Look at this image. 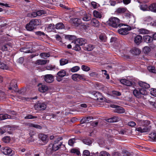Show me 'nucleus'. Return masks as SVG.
I'll list each match as a JSON object with an SVG mask.
<instances>
[{"mask_svg":"<svg viewBox=\"0 0 156 156\" xmlns=\"http://www.w3.org/2000/svg\"><path fill=\"white\" fill-rule=\"evenodd\" d=\"M49 62V60H44L43 59H39L36 61L35 64L39 65H43L48 63Z\"/></svg>","mask_w":156,"mask_h":156,"instance_id":"obj_20","label":"nucleus"},{"mask_svg":"<svg viewBox=\"0 0 156 156\" xmlns=\"http://www.w3.org/2000/svg\"><path fill=\"white\" fill-rule=\"evenodd\" d=\"M20 50L21 51L26 53H31L33 52L32 51L29 50L28 48H21Z\"/></svg>","mask_w":156,"mask_h":156,"instance_id":"obj_38","label":"nucleus"},{"mask_svg":"<svg viewBox=\"0 0 156 156\" xmlns=\"http://www.w3.org/2000/svg\"><path fill=\"white\" fill-rule=\"evenodd\" d=\"M139 85L142 88L148 89L150 88V85L149 84L142 81H140L139 82Z\"/></svg>","mask_w":156,"mask_h":156,"instance_id":"obj_15","label":"nucleus"},{"mask_svg":"<svg viewBox=\"0 0 156 156\" xmlns=\"http://www.w3.org/2000/svg\"><path fill=\"white\" fill-rule=\"evenodd\" d=\"M75 41V43L78 44L80 45H84L86 44L87 41L83 38H80L77 39Z\"/></svg>","mask_w":156,"mask_h":156,"instance_id":"obj_11","label":"nucleus"},{"mask_svg":"<svg viewBox=\"0 0 156 156\" xmlns=\"http://www.w3.org/2000/svg\"><path fill=\"white\" fill-rule=\"evenodd\" d=\"M93 13L94 16L96 18H101L102 17L101 13L96 10H94Z\"/></svg>","mask_w":156,"mask_h":156,"instance_id":"obj_28","label":"nucleus"},{"mask_svg":"<svg viewBox=\"0 0 156 156\" xmlns=\"http://www.w3.org/2000/svg\"><path fill=\"white\" fill-rule=\"evenodd\" d=\"M46 13L45 11L43 10H39L37 12V16H41Z\"/></svg>","mask_w":156,"mask_h":156,"instance_id":"obj_54","label":"nucleus"},{"mask_svg":"<svg viewBox=\"0 0 156 156\" xmlns=\"http://www.w3.org/2000/svg\"><path fill=\"white\" fill-rule=\"evenodd\" d=\"M111 107L113 108H115V112L119 113H124L125 112V110L123 109V108L114 105H111Z\"/></svg>","mask_w":156,"mask_h":156,"instance_id":"obj_6","label":"nucleus"},{"mask_svg":"<svg viewBox=\"0 0 156 156\" xmlns=\"http://www.w3.org/2000/svg\"><path fill=\"white\" fill-rule=\"evenodd\" d=\"M44 78L46 82L48 83L52 82L54 80V76L51 74H47L44 76Z\"/></svg>","mask_w":156,"mask_h":156,"instance_id":"obj_7","label":"nucleus"},{"mask_svg":"<svg viewBox=\"0 0 156 156\" xmlns=\"http://www.w3.org/2000/svg\"><path fill=\"white\" fill-rule=\"evenodd\" d=\"M72 79L74 81H77L78 80V74H74L71 76Z\"/></svg>","mask_w":156,"mask_h":156,"instance_id":"obj_57","label":"nucleus"},{"mask_svg":"<svg viewBox=\"0 0 156 156\" xmlns=\"http://www.w3.org/2000/svg\"><path fill=\"white\" fill-rule=\"evenodd\" d=\"M126 9L125 8H119L117 9L116 12L119 13H124L126 12Z\"/></svg>","mask_w":156,"mask_h":156,"instance_id":"obj_34","label":"nucleus"},{"mask_svg":"<svg viewBox=\"0 0 156 156\" xmlns=\"http://www.w3.org/2000/svg\"><path fill=\"white\" fill-rule=\"evenodd\" d=\"M34 139L33 138V137L31 135L27 139V141H28L29 143L34 142Z\"/></svg>","mask_w":156,"mask_h":156,"instance_id":"obj_62","label":"nucleus"},{"mask_svg":"<svg viewBox=\"0 0 156 156\" xmlns=\"http://www.w3.org/2000/svg\"><path fill=\"white\" fill-rule=\"evenodd\" d=\"M0 68L2 69H8V67L4 63L0 62Z\"/></svg>","mask_w":156,"mask_h":156,"instance_id":"obj_43","label":"nucleus"},{"mask_svg":"<svg viewBox=\"0 0 156 156\" xmlns=\"http://www.w3.org/2000/svg\"><path fill=\"white\" fill-rule=\"evenodd\" d=\"M1 151L4 154L10 156H12L14 154V152L11 149L8 147L2 148Z\"/></svg>","mask_w":156,"mask_h":156,"instance_id":"obj_5","label":"nucleus"},{"mask_svg":"<svg viewBox=\"0 0 156 156\" xmlns=\"http://www.w3.org/2000/svg\"><path fill=\"white\" fill-rule=\"evenodd\" d=\"M90 154L89 151L88 150H85L83 152V155L85 156H89Z\"/></svg>","mask_w":156,"mask_h":156,"instance_id":"obj_63","label":"nucleus"},{"mask_svg":"<svg viewBox=\"0 0 156 156\" xmlns=\"http://www.w3.org/2000/svg\"><path fill=\"white\" fill-rule=\"evenodd\" d=\"M30 24V22L27 24L26 26V29L27 30L29 31L33 30L34 29H35V27L33 25H31Z\"/></svg>","mask_w":156,"mask_h":156,"instance_id":"obj_27","label":"nucleus"},{"mask_svg":"<svg viewBox=\"0 0 156 156\" xmlns=\"http://www.w3.org/2000/svg\"><path fill=\"white\" fill-rule=\"evenodd\" d=\"M38 90L39 91L41 92H45L48 90V87L44 85H41L38 88Z\"/></svg>","mask_w":156,"mask_h":156,"instance_id":"obj_21","label":"nucleus"},{"mask_svg":"<svg viewBox=\"0 0 156 156\" xmlns=\"http://www.w3.org/2000/svg\"><path fill=\"white\" fill-rule=\"evenodd\" d=\"M139 32L140 34H147L149 32L147 30L144 29H140Z\"/></svg>","mask_w":156,"mask_h":156,"instance_id":"obj_50","label":"nucleus"},{"mask_svg":"<svg viewBox=\"0 0 156 156\" xmlns=\"http://www.w3.org/2000/svg\"><path fill=\"white\" fill-rule=\"evenodd\" d=\"M143 39L144 42L150 43L153 41V38L150 36L145 35L143 37Z\"/></svg>","mask_w":156,"mask_h":156,"instance_id":"obj_19","label":"nucleus"},{"mask_svg":"<svg viewBox=\"0 0 156 156\" xmlns=\"http://www.w3.org/2000/svg\"><path fill=\"white\" fill-rule=\"evenodd\" d=\"M149 137L154 141H156V132L154 131L149 134Z\"/></svg>","mask_w":156,"mask_h":156,"instance_id":"obj_31","label":"nucleus"},{"mask_svg":"<svg viewBox=\"0 0 156 156\" xmlns=\"http://www.w3.org/2000/svg\"><path fill=\"white\" fill-rule=\"evenodd\" d=\"M27 16H28L30 17H35L37 16V12H34L32 13H30L27 14Z\"/></svg>","mask_w":156,"mask_h":156,"instance_id":"obj_49","label":"nucleus"},{"mask_svg":"<svg viewBox=\"0 0 156 156\" xmlns=\"http://www.w3.org/2000/svg\"><path fill=\"white\" fill-rule=\"evenodd\" d=\"M71 153L76 154L77 155H79L80 152L79 150L76 148H73L71 149L70 151Z\"/></svg>","mask_w":156,"mask_h":156,"instance_id":"obj_39","label":"nucleus"},{"mask_svg":"<svg viewBox=\"0 0 156 156\" xmlns=\"http://www.w3.org/2000/svg\"><path fill=\"white\" fill-rule=\"evenodd\" d=\"M100 156H110L109 154L105 151H102L99 154Z\"/></svg>","mask_w":156,"mask_h":156,"instance_id":"obj_45","label":"nucleus"},{"mask_svg":"<svg viewBox=\"0 0 156 156\" xmlns=\"http://www.w3.org/2000/svg\"><path fill=\"white\" fill-rule=\"evenodd\" d=\"M120 82L122 84L127 86H130L132 84V83L131 81L125 79L121 80Z\"/></svg>","mask_w":156,"mask_h":156,"instance_id":"obj_16","label":"nucleus"},{"mask_svg":"<svg viewBox=\"0 0 156 156\" xmlns=\"http://www.w3.org/2000/svg\"><path fill=\"white\" fill-rule=\"evenodd\" d=\"M54 152L53 149L52 144H50L46 150V153L47 154L49 155L52 154Z\"/></svg>","mask_w":156,"mask_h":156,"instance_id":"obj_14","label":"nucleus"},{"mask_svg":"<svg viewBox=\"0 0 156 156\" xmlns=\"http://www.w3.org/2000/svg\"><path fill=\"white\" fill-rule=\"evenodd\" d=\"M80 69L78 66H75L71 69L70 70L72 72H75L78 71Z\"/></svg>","mask_w":156,"mask_h":156,"instance_id":"obj_53","label":"nucleus"},{"mask_svg":"<svg viewBox=\"0 0 156 156\" xmlns=\"http://www.w3.org/2000/svg\"><path fill=\"white\" fill-rule=\"evenodd\" d=\"M10 137L8 136H5L3 137L2 139V141L5 143H8L10 141Z\"/></svg>","mask_w":156,"mask_h":156,"instance_id":"obj_48","label":"nucleus"},{"mask_svg":"<svg viewBox=\"0 0 156 156\" xmlns=\"http://www.w3.org/2000/svg\"><path fill=\"white\" fill-rule=\"evenodd\" d=\"M74 44H75V46L73 47V49L76 51H79L81 50V48L80 47V45L78 44L75 43V41H74Z\"/></svg>","mask_w":156,"mask_h":156,"instance_id":"obj_42","label":"nucleus"},{"mask_svg":"<svg viewBox=\"0 0 156 156\" xmlns=\"http://www.w3.org/2000/svg\"><path fill=\"white\" fill-rule=\"evenodd\" d=\"M66 75V72L64 70H61L59 71L57 73V76L56 77L57 80L58 81H60L62 80L61 78L65 76Z\"/></svg>","mask_w":156,"mask_h":156,"instance_id":"obj_9","label":"nucleus"},{"mask_svg":"<svg viewBox=\"0 0 156 156\" xmlns=\"http://www.w3.org/2000/svg\"><path fill=\"white\" fill-rule=\"evenodd\" d=\"M38 137L43 142L45 143H46L48 142L47 140V136L44 134L41 133L38 135Z\"/></svg>","mask_w":156,"mask_h":156,"instance_id":"obj_18","label":"nucleus"},{"mask_svg":"<svg viewBox=\"0 0 156 156\" xmlns=\"http://www.w3.org/2000/svg\"><path fill=\"white\" fill-rule=\"evenodd\" d=\"M120 20L117 17H112L107 22L108 24L114 28H117L121 27L124 25L123 23H120Z\"/></svg>","mask_w":156,"mask_h":156,"instance_id":"obj_2","label":"nucleus"},{"mask_svg":"<svg viewBox=\"0 0 156 156\" xmlns=\"http://www.w3.org/2000/svg\"><path fill=\"white\" fill-rule=\"evenodd\" d=\"M149 9L151 11L156 12V3H153L148 7Z\"/></svg>","mask_w":156,"mask_h":156,"instance_id":"obj_30","label":"nucleus"},{"mask_svg":"<svg viewBox=\"0 0 156 156\" xmlns=\"http://www.w3.org/2000/svg\"><path fill=\"white\" fill-rule=\"evenodd\" d=\"M55 28V27L54 24H50L48 25V27H47V29L48 31H53Z\"/></svg>","mask_w":156,"mask_h":156,"instance_id":"obj_40","label":"nucleus"},{"mask_svg":"<svg viewBox=\"0 0 156 156\" xmlns=\"http://www.w3.org/2000/svg\"><path fill=\"white\" fill-rule=\"evenodd\" d=\"M40 55L41 57H48L50 56V54L47 53H42L40 54Z\"/></svg>","mask_w":156,"mask_h":156,"instance_id":"obj_61","label":"nucleus"},{"mask_svg":"<svg viewBox=\"0 0 156 156\" xmlns=\"http://www.w3.org/2000/svg\"><path fill=\"white\" fill-rule=\"evenodd\" d=\"M143 51L144 53H147L151 51V48L149 47L145 46L144 48Z\"/></svg>","mask_w":156,"mask_h":156,"instance_id":"obj_46","label":"nucleus"},{"mask_svg":"<svg viewBox=\"0 0 156 156\" xmlns=\"http://www.w3.org/2000/svg\"><path fill=\"white\" fill-rule=\"evenodd\" d=\"M150 93L153 96L156 97V89L152 88L150 90Z\"/></svg>","mask_w":156,"mask_h":156,"instance_id":"obj_55","label":"nucleus"},{"mask_svg":"<svg viewBox=\"0 0 156 156\" xmlns=\"http://www.w3.org/2000/svg\"><path fill=\"white\" fill-rule=\"evenodd\" d=\"M68 62V61L66 59H62L60 60V64L62 66L64 65Z\"/></svg>","mask_w":156,"mask_h":156,"instance_id":"obj_47","label":"nucleus"},{"mask_svg":"<svg viewBox=\"0 0 156 156\" xmlns=\"http://www.w3.org/2000/svg\"><path fill=\"white\" fill-rule=\"evenodd\" d=\"M106 36L103 34H101L99 36V39L102 42H105L106 40Z\"/></svg>","mask_w":156,"mask_h":156,"instance_id":"obj_52","label":"nucleus"},{"mask_svg":"<svg viewBox=\"0 0 156 156\" xmlns=\"http://www.w3.org/2000/svg\"><path fill=\"white\" fill-rule=\"evenodd\" d=\"M149 102L150 104L152 106L153 108H156V102H153L152 101H149Z\"/></svg>","mask_w":156,"mask_h":156,"instance_id":"obj_64","label":"nucleus"},{"mask_svg":"<svg viewBox=\"0 0 156 156\" xmlns=\"http://www.w3.org/2000/svg\"><path fill=\"white\" fill-rule=\"evenodd\" d=\"M62 144V143H61L60 144H59L58 145H57L56 144H52V146L53 147V150L54 151H55L58 150L60 148V147L61 146Z\"/></svg>","mask_w":156,"mask_h":156,"instance_id":"obj_33","label":"nucleus"},{"mask_svg":"<svg viewBox=\"0 0 156 156\" xmlns=\"http://www.w3.org/2000/svg\"><path fill=\"white\" fill-rule=\"evenodd\" d=\"M82 141L85 144L88 145H90L92 142L90 138L86 137L82 140Z\"/></svg>","mask_w":156,"mask_h":156,"instance_id":"obj_22","label":"nucleus"},{"mask_svg":"<svg viewBox=\"0 0 156 156\" xmlns=\"http://www.w3.org/2000/svg\"><path fill=\"white\" fill-rule=\"evenodd\" d=\"M140 50L136 48H133L132 50V53L133 54L135 55H137L140 54Z\"/></svg>","mask_w":156,"mask_h":156,"instance_id":"obj_26","label":"nucleus"},{"mask_svg":"<svg viewBox=\"0 0 156 156\" xmlns=\"http://www.w3.org/2000/svg\"><path fill=\"white\" fill-rule=\"evenodd\" d=\"M37 118V116H34L32 115H31L30 114H28L25 117V119H33L34 118Z\"/></svg>","mask_w":156,"mask_h":156,"instance_id":"obj_51","label":"nucleus"},{"mask_svg":"<svg viewBox=\"0 0 156 156\" xmlns=\"http://www.w3.org/2000/svg\"><path fill=\"white\" fill-rule=\"evenodd\" d=\"M10 85L14 88L16 87L17 86V81L15 79L12 80L10 83Z\"/></svg>","mask_w":156,"mask_h":156,"instance_id":"obj_41","label":"nucleus"},{"mask_svg":"<svg viewBox=\"0 0 156 156\" xmlns=\"http://www.w3.org/2000/svg\"><path fill=\"white\" fill-rule=\"evenodd\" d=\"M34 108L36 109L44 110L46 108V105L44 103H38L34 105Z\"/></svg>","mask_w":156,"mask_h":156,"instance_id":"obj_10","label":"nucleus"},{"mask_svg":"<svg viewBox=\"0 0 156 156\" xmlns=\"http://www.w3.org/2000/svg\"><path fill=\"white\" fill-rule=\"evenodd\" d=\"M76 139L75 138H72L69 139L68 141V144L70 146H73V144L75 143Z\"/></svg>","mask_w":156,"mask_h":156,"instance_id":"obj_44","label":"nucleus"},{"mask_svg":"<svg viewBox=\"0 0 156 156\" xmlns=\"http://www.w3.org/2000/svg\"><path fill=\"white\" fill-rule=\"evenodd\" d=\"M94 48V46L91 44H89L86 47H84V49L88 51H91Z\"/></svg>","mask_w":156,"mask_h":156,"instance_id":"obj_36","label":"nucleus"},{"mask_svg":"<svg viewBox=\"0 0 156 156\" xmlns=\"http://www.w3.org/2000/svg\"><path fill=\"white\" fill-rule=\"evenodd\" d=\"M83 20L84 21H89L91 20V17L89 15H86L83 18Z\"/></svg>","mask_w":156,"mask_h":156,"instance_id":"obj_58","label":"nucleus"},{"mask_svg":"<svg viewBox=\"0 0 156 156\" xmlns=\"http://www.w3.org/2000/svg\"><path fill=\"white\" fill-rule=\"evenodd\" d=\"M147 69L150 72L153 73H156V70L155 69L154 67L152 66H150L148 67Z\"/></svg>","mask_w":156,"mask_h":156,"instance_id":"obj_37","label":"nucleus"},{"mask_svg":"<svg viewBox=\"0 0 156 156\" xmlns=\"http://www.w3.org/2000/svg\"><path fill=\"white\" fill-rule=\"evenodd\" d=\"M29 126L30 127H34L38 129H41L42 128V127L41 126L33 123L29 124Z\"/></svg>","mask_w":156,"mask_h":156,"instance_id":"obj_35","label":"nucleus"},{"mask_svg":"<svg viewBox=\"0 0 156 156\" xmlns=\"http://www.w3.org/2000/svg\"><path fill=\"white\" fill-rule=\"evenodd\" d=\"M11 118V116L8 114H0V120Z\"/></svg>","mask_w":156,"mask_h":156,"instance_id":"obj_25","label":"nucleus"},{"mask_svg":"<svg viewBox=\"0 0 156 156\" xmlns=\"http://www.w3.org/2000/svg\"><path fill=\"white\" fill-rule=\"evenodd\" d=\"M134 95L138 98H141L143 95L147 94L146 90L143 88H139L137 90L135 89L133 91Z\"/></svg>","mask_w":156,"mask_h":156,"instance_id":"obj_3","label":"nucleus"},{"mask_svg":"<svg viewBox=\"0 0 156 156\" xmlns=\"http://www.w3.org/2000/svg\"><path fill=\"white\" fill-rule=\"evenodd\" d=\"M94 99L98 101H101L103 100V97L101 93L97 92L94 94Z\"/></svg>","mask_w":156,"mask_h":156,"instance_id":"obj_12","label":"nucleus"},{"mask_svg":"<svg viewBox=\"0 0 156 156\" xmlns=\"http://www.w3.org/2000/svg\"><path fill=\"white\" fill-rule=\"evenodd\" d=\"M137 122L140 126L136 128V130L143 133L149 132L151 130V126H148L150 123L149 121L139 120L137 121Z\"/></svg>","mask_w":156,"mask_h":156,"instance_id":"obj_1","label":"nucleus"},{"mask_svg":"<svg viewBox=\"0 0 156 156\" xmlns=\"http://www.w3.org/2000/svg\"><path fill=\"white\" fill-rule=\"evenodd\" d=\"M93 119V117L91 116H89L87 117L83 118L80 121V122L82 123H85L90 121Z\"/></svg>","mask_w":156,"mask_h":156,"instance_id":"obj_24","label":"nucleus"},{"mask_svg":"<svg viewBox=\"0 0 156 156\" xmlns=\"http://www.w3.org/2000/svg\"><path fill=\"white\" fill-rule=\"evenodd\" d=\"M142 37L140 35H137L134 38V42L137 45H139L142 42Z\"/></svg>","mask_w":156,"mask_h":156,"instance_id":"obj_13","label":"nucleus"},{"mask_svg":"<svg viewBox=\"0 0 156 156\" xmlns=\"http://www.w3.org/2000/svg\"><path fill=\"white\" fill-rule=\"evenodd\" d=\"M91 24L95 27H98L99 26V23L96 19H93L91 21Z\"/></svg>","mask_w":156,"mask_h":156,"instance_id":"obj_23","label":"nucleus"},{"mask_svg":"<svg viewBox=\"0 0 156 156\" xmlns=\"http://www.w3.org/2000/svg\"><path fill=\"white\" fill-rule=\"evenodd\" d=\"M33 25L34 26L36 27L37 26L41 24V20L37 19L32 20L30 21V24Z\"/></svg>","mask_w":156,"mask_h":156,"instance_id":"obj_17","label":"nucleus"},{"mask_svg":"<svg viewBox=\"0 0 156 156\" xmlns=\"http://www.w3.org/2000/svg\"><path fill=\"white\" fill-rule=\"evenodd\" d=\"M46 69H47L48 70H52L53 69L55 68V67L54 66H53L52 65H50L49 66H46Z\"/></svg>","mask_w":156,"mask_h":156,"instance_id":"obj_60","label":"nucleus"},{"mask_svg":"<svg viewBox=\"0 0 156 156\" xmlns=\"http://www.w3.org/2000/svg\"><path fill=\"white\" fill-rule=\"evenodd\" d=\"M66 38L69 39V40H74L75 39L76 37L75 36L71 35H67L65 37Z\"/></svg>","mask_w":156,"mask_h":156,"instance_id":"obj_59","label":"nucleus"},{"mask_svg":"<svg viewBox=\"0 0 156 156\" xmlns=\"http://www.w3.org/2000/svg\"><path fill=\"white\" fill-rule=\"evenodd\" d=\"M81 68L82 70L85 71H88L90 70V68L89 67L84 65L82 66Z\"/></svg>","mask_w":156,"mask_h":156,"instance_id":"obj_56","label":"nucleus"},{"mask_svg":"<svg viewBox=\"0 0 156 156\" xmlns=\"http://www.w3.org/2000/svg\"><path fill=\"white\" fill-rule=\"evenodd\" d=\"M72 23L75 27H78L81 23L80 19L77 18H72L71 19Z\"/></svg>","mask_w":156,"mask_h":156,"instance_id":"obj_8","label":"nucleus"},{"mask_svg":"<svg viewBox=\"0 0 156 156\" xmlns=\"http://www.w3.org/2000/svg\"><path fill=\"white\" fill-rule=\"evenodd\" d=\"M126 27L121 28L118 30V32L122 35H126L128 33V31L131 30V27L128 25H124Z\"/></svg>","mask_w":156,"mask_h":156,"instance_id":"obj_4","label":"nucleus"},{"mask_svg":"<svg viewBox=\"0 0 156 156\" xmlns=\"http://www.w3.org/2000/svg\"><path fill=\"white\" fill-rule=\"evenodd\" d=\"M140 8L141 9L144 11L147 10L148 8V6L145 3L140 4Z\"/></svg>","mask_w":156,"mask_h":156,"instance_id":"obj_32","label":"nucleus"},{"mask_svg":"<svg viewBox=\"0 0 156 156\" xmlns=\"http://www.w3.org/2000/svg\"><path fill=\"white\" fill-rule=\"evenodd\" d=\"M65 26L62 23H59L55 25V28L57 29H64Z\"/></svg>","mask_w":156,"mask_h":156,"instance_id":"obj_29","label":"nucleus"}]
</instances>
